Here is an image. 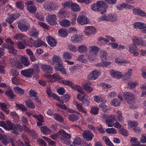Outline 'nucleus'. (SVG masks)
<instances>
[{
    "label": "nucleus",
    "mask_w": 146,
    "mask_h": 146,
    "mask_svg": "<svg viewBox=\"0 0 146 146\" xmlns=\"http://www.w3.org/2000/svg\"><path fill=\"white\" fill-rule=\"evenodd\" d=\"M38 33L39 31L36 28H33L29 31V34L31 36L36 38L38 35Z\"/></svg>",
    "instance_id": "20"
},
{
    "label": "nucleus",
    "mask_w": 146,
    "mask_h": 146,
    "mask_svg": "<svg viewBox=\"0 0 146 146\" xmlns=\"http://www.w3.org/2000/svg\"><path fill=\"white\" fill-rule=\"evenodd\" d=\"M58 33L62 37H65L67 35V33L63 29H59L58 30Z\"/></svg>",
    "instance_id": "51"
},
{
    "label": "nucleus",
    "mask_w": 146,
    "mask_h": 146,
    "mask_svg": "<svg viewBox=\"0 0 146 146\" xmlns=\"http://www.w3.org/2000/svg\"><path fill=\"white\" fill-rule=\"evenodd\" d=\"M95 29L93 27L88 26L86 27L84 31L86 35L89 36L95 32Z\"/></svg>",
    "instance_id": "14"
},
{
    "label": "nucleus",
    "mask_w": 146,
    "mask_h": 146,
    "mask_svg": "<svg viewBox=\"0 0 146 146\" xmlns=\"http://www.w3.org/2000/svg\"><path fill=\"white\" fill-rule=\"evenodd\" d=\"M76 106L78 110L84 113H86L87 112L86 110H85L82 108V104H78Z\"/></svg>",
    "instance_id": "46"
},
{
    "label": "nucleus",
    "mask_w": 146,
    "mask_h": 146,
    "mask_svg": "<svg viewBox=\"0 0 146 146\" xmlns=\"http://www.w3.org/2000/svg\"><path fill=\"white\" fill-rule=\"evenodd\" d=\"M41 68L46 73H50L52 72V68L49 65H42L41 66Z\"/></svg>",
    "instance_id": "17"
},
{
    "label": "nucleus",
    "mask_w": 146,
    "mask_h": 146,
    "mask_svg": "<svg viewBox=\"0 0 146 146\" xmlns=\"http://www.w3.org/2000/svg\"><path fill=\"white\" fill-rule=\"evenodd\" d=\"M115 62L118 63H128L129 62L126 61L123 58L121 57L117 58L115 59Z\"/></svg>",
    "instance_id": "43"
},
{
    "label": "nucleus",
    "mask_w": 146,
    "mask_h": 146,
    "mask_svg": "<svg viewBox=\"0 0 146 146\" xmlns=\"http://www.w3.org/2000/svg\"><path fill=\"white\" fill-rule=\"evenodd\" d=\"M27 9L30 13H34L36 11V8L35 5H33L27 7Z\"/></svg>",
    "instance_id": "39"
},
{
    "label": "nucleus",
    "mask_w": 146,
    "mask_h": 146,
    "mask_svg": "<svg viewBox=\"0 0 146 146\" xmlns=\"http://www.w3.org/2000/svg\"><path fill=\"white\" fill-rule=\"evenodd\" d=\"M0 140L1 141L3 144L5 145H7L9 142L8 138L4 134L3 135V137Z\"/></svg>",
    "instance_id": "35"
},
{
    "label": "nucleus",
    "mask_w": 146,
    "mask_h": 146,
    "mask_svg": "<svg viewBox=\"0 0 146 146\" xmlns=\"http://www.w3.org/2000/svg\"><path fill=\"white\" fill-rule=\"evenodd\" d=\"M71 8L72 11L78 12L80 11L79 5L75 3H72Z\"/></svg>",
    "instance_id": "27"
},
{
    "label": "nucleus",
    "mask_w": 146,
    "mask_h": 146,
    "mask_svg": "<svg viewBox=\"0 0 146 146\" xmlns=\"http://www.w3.org/2000/svg\"><path fill=\"white\" fill-rule=\"evenodd\" d=\"M82 135L84 139L89 141H91L94 137V135L92 132L88 131H84Z\"/></svg>",
    "instance_id": "6"
},
{
    "label": "nucleus",
    "mask_w": 146,
    "mask_h": 146,
    "mask_svg": "<svg viewBox=\"0 0 146 146\" xmlns=\"http://www.w3.org/2000/svg\"><path fill=\"white\" fill-rule=\"evenodd\" d=\"M87 47L85 45H81L78 47V50L79 52L84 53L87 51Z\"/></svg>",
    "instance_id": "31"
},
{
    "label": "nucleus",
    "mask_w": 146,
    "mask_h": 146,
    "mask_svg": "<svg viewBox=\"0 0 146 146\" xmlns=\"http://www.w3.org/2000/svg\"><path fill=\"white\" fill-rule=\"evenodd\" d=\"M70 96L68 95H66L65 96H62L61 98V101L63 102H68L70 99Z\"/></svg>",
    "instance_id": "54"
},
{
    "label": "nucleus",
    "mask_w": 146,
    "mask_h": 146,
    "mask_svg": "<svg viewBox=\"0 0 146 146\" xmlns=\"http://www.w3.org/2000/svg\"><path fill=\"white\" fill-rule=\"evenodd\" d=\"M5 128L6 130H14L15 129V125H13L10 121H7Z\"/></svg>",
    "instance_id": "21"
},
{
    "label": "nucleus",
    "mask_w": 146,
    "mask_h": 146,
    "mask_svg": "<svg viewBox=\"0 0 146 146\" xmlns=\"http://www.w3.org/2000/svg\"><path fill=\"white\" fill-rule=\"evenodd\" d=\"M79 119V117L77 115L75 114H72L69 115L68 119L71 121H76Z\"/></svg>",
    "instance_id": "24"
},
{
    "label": "nucleus",
    "mask_w": 146,
    "mask_h": 146,
    "mask_svg": "<svg viewBox=\"0 0 146 146\" xmlns=\"http://www.w3.org/2000/svg\"><path fill=\"white\" fill-rule=\"evenodd\" d=\"M5 41L7 43L11 44V45H9L7 44H3L2 45L3 48L8 49L10 53L13 54L14 55H16V54L14 52V48L13 46L14 42L12 41L11 39L8 38L6 39Z\"/></svg>",
    "instance_id": "4"
},
{
    "label": "nucleus",
    "mask_w": 146,
    "mask_h": 146,
    "mask_svg": "<svg viewBox=\"0 0 146 146\" xmlns=\"http://www.w3.org/2000/svg\"><path fill=\"white\" fill-rule=\"evenodd\" d=\"M121 102L118 99L114 98L113 99L111 102V104L113 106L117 107L119 106Z\"/></svg>",
    "instance_id": "29"
},
{
    "label": "nucleus",
    "mask_w": 146,
    "mask_h": 146,
    "mask_svg": "<svg viewBox=\"0 0 146 146\" xmlns=\"http://www.w3.org/2000/svg\"><path fill=\"white\" fill-rule=\"evenodd\" d=\"M91 85V82L88 81L86 83H85L82 85V87L87 92L90 93L93 91V88L92 87L90 86Z\"/></svg>",
    "instance_id": "11"
},
{
    "label": "nucleus",
    "mask_w": 146,
    "mask_h": 146,
    "mask_svg": "<svg viewBox=\"0 0 146 146\" xmlns=\"http://www.w3.org/2000/svg\"><path fill=\"white\" fill-rule=\"evenodd\" d=\"M18 27L19 29L23 32H27L30 28L29 24L28 23H20L18 25Z\"/></svg>",
    "instance_id": "12"
},
{
    "label": "nucleus",
    "mask_w": 146,
    "mask_h": 146,
    "mask_svg": "<svg viewBox=\"0 0 146 146\" xmlns=\"http://www.w3.org/2000/svg\"><path fill=\"white\" fill-rule=\"evenodd\" d=\"M99 107L102 108V111L104 112L107 111L109 109V108L106 106L103 103L99 105Z\"/></svg>",
    "instance_id": "48"
},
{
    "label": "nucleus",
    "mask_w": 146,
    "mask_h": 146,
    "mask_svg": "<svg viewBox=\"0 0 146 146\" xmlns=\"http://www.w3.org/2000/svg\"><path fill=\"white\" fill-rule=\"evenodd\" d=\"M60 23V25L64 27H68L71 25L70 21L65 19L62 20Z\"/></svg>",
    "instance_id": "26"
},
{
    "label": "nucleus",
    "mask_w": 146,
    "mask_h": 146,
    "mask_svg": "<svg viewBox=\"0 0 146 146\" xmlns=\"http://www.w3.org/2000/svg\"><path fill=\"white\" fill-rule=\"evenodd\" d=\"M81 39L80 36L77 35H74L71 37V40L75 42L80 41Z\"/></svg>",
    "instance_id": "34"
},
{
    "label": "nucleus",
    "mask_w": 146,
    "mask_h": 146,
    "mask_svg": "<svg viewBox=\"0 0 146 146\" xmlns=\"http://www.w3.org/2000/svg\"><path fill=\"white\" fill-rule=\"evenodd\" d=\"M90 51L95 54H96L98 53L99 48L95 46H92L89 47Z\"/></svg>",
    "instance_id": "28"
},
{
    "label": "nucleus",
    "mask_w": 146,
    "mask_h": 146,
    "mask_svg": "<svg viewBox=\"0 0 146 146\" xmlns=\"http://www.w3.org/2000/svg\"><path fill=\"white\" fill-rule=\"evenodd\" d=\"M108 21H115L116 20L117 16L115 15H108Z\"/></svg>",
    "instance_id": "45"
},
{
    "label": "nucleus",
    "mask_w": 146,
    "mask_h": 146,
    "mask_svg": "<svg viewBox=\"0 0 146 146\" xmlns=\"http://www.w3.org/2000/svg\"><path fill=\"white\" fill-rule=\"evenodd\" d=\"M5 94L11 99H13L15 96L14 92L10 88H8L6 90Z\"/></svg>",
    "instance_id": "22"
},
{
    "label": "nucleus",
    "mask_w": 146,
    "mask_h": 146,
    "mask_svg": "<svg viewBox=\"0 0 146 146\" xmlns=\"http://www.w3.org/2000/svg\"><path fill=\"white\" fill-rule=\"evenodd\" d=\"M61 132L62 134V137L66 138L68 139H70L71 136L70 134L66 133L63 130Z\"/></svg>",
    "instance_id": "40"
},
{
    "label": "nucleus",
    "mask_w": 146,
    "mask_h": 146,
    "mask_svg": "<svg viewBox=\"0 0 146 146\" xmlns=\"http://www.w3.org/2000/svg\"><path fill=\"white\" fill-rule=\"evenodd\" d=\"M18 146H31L30 145L29 142L26 141L25 142V144L22 142L19 141L18 142Z\"/></svg>",
    "instance_id": "61"
},
{
    "label": "nucleus",
    "mask_w": 146,
    "mask_h": 146,
    "mask_svg": "<svg viewBox=\"0 0 146 146\" xmlns=\"http://www.w3.org/2000/svg\"><path fill=\"white\" fill-rule=\"evenodd\" d=\"M16 5L18 8L21 10H23L24 7L22 3L20 1L17 2L16 3Z\"/></svg>",
    "instance_id": "52"
},
{
    "label": "nucleus",
    "mask_w": 146,
    "mask_h": 146,
    "mask_svg": "<svg viewBox=\"0 0 146 146\" xmlns=\"http://www.w3.org/2000/svg\"><path fill=\"white\" fill-rule=\"evenodd\" d=\"M14 16L13 14L11 15L7 19L6 22L10 24H11L15 20Z\"/></svg>",
    "instance_id": "44"
},
{
    "label": "nucleus",
    "mask_w": 146,
    "mask_h": 146,
    "mask_svg": "<svg viewBox=\"0 0 146 146\" xmlns=\"http://www.w3.org/2000/svg\"><path fill=\"white\" fill-rule=\"evenodd\" d=\"M33 44L34 46L37 47L46 45V44L43 41L39 39H37L36 40L34 41Z\"/></svg>",
    "instance_id": "16"
},
{
    "label": "nucleus",
    "mask_w": 146,
    "mask_h": 146,
    "mask_svg": "<svg viewBox=\"0 0 146 146\" xmlns=\"http://www.w3.org/2000/svg\"><path fill=\"white\" fill-rule=\"evenodd\" d=\"M46 19L47 22L51 25H53L56 24V18L55 15H48Z\"/></svg>",
    "instance_id": "9"
},
{
    "label": "nucleus",
    "mask_w": 146,
    "mask_h": 146,
    "mask_svg": "<svg viewBox=\"0 0 146 146\" xmlns=\"http://www.w3.org/2000/svg\"><path fill=\"white\" fill-rule=\"evenodd\" d=\"M107 52L104 50H101L100 53V58L102 60L106 61L107 59Z\"/></svg>",
    "instance_id": "32"
},
{
    "label": "nucleus",
    "mask_w": 146,
    "mask_h": 146,
    "mask_svg": "<svg viewBox=\"0 0 146 146\" xmlns=\"http://www.w3.org/2000/svg\"><path fill=\"white\" fill-rule=\"evenodd\" d=\"M21 74L25 77L30 78L34 73V70L32 68L27 69L26 70H22L21 72Z\"/></svg>",
    "instance_id": "7"
},
{
    "label": "nucleus",
    "mask_w": 146,
    "mask_h": 146,
    "mask_svg": "<svg viewBox=\"0 0 146 146\" xmlns=\"http://www.w3.org/2000/svg\"><path fill=\"white\" fill-rule=\"evenodd\" d=\"M77 20L78 22L82 25L88 24L89 22L88 18L83 15L78 16L77 18Z\"/></svg>",
    "instance_id": "10"
},
{
    "label": "nucleus",
    "mask_w": 146,
    "mask_h": 146,
    "mask_svg": "<svg viewBox=\"0 0 146 146\" xmlns=\"http://www.w3.org/2000/svg\"><path fill=\"white\" fill-rule=\"evenodd\" d=\"M25 103L27 107L31 109H34L35 108L33 102L31 100H28L25 101Z\"/></svg>",
    "instance_id": "25"
},
{
    "label": "nucleus",
    "mask_w": 146,
    "mask_h": 146,
    "mask_svg": "<svg viewBox=\"0 0 146 146\" xmlns=\"http://www.w3.org/2000/svg\"><path fill=\"white\" fill-rule=\"evenodd\" d=\"M54 118L57 121L61 122H63L64 121L63 119L60 114L56 113H54Z\"/></svg>",
    "instance_id": "33"
},
{
    "label": "nucleus",
    "mask_w": 146,
    "mask_h": 146,
    "mask_svg": "<svg viewBox=\"0 0 146 146\" xmlns=\"http://www.w3.org/2000/svg\"><path fill=\"white\" fill-rule=\"evenodd\" d=\"M119 132L123 135L127 136L128 135V133L127 131L124 128H122L119 130Z\"/></svg>",
    "instance_id": "55"
},
{
    "label": "nucleus",
    "mask_w": 146,
    "mask_h": 146,
    "mask_svg": "<svg viewBox=\"0 0 146 146\" xmlns=\"http://www.w3.org/2000/svg\"><path fill=\"white\" fill-rule=\"evenodd\" d=\"M103 140L105 142V143L106 145L110 146H114L108 138L105 137L103 138Z\"/></svg>",
    "instance_id": "50"
},
{
    "label": "nucleus",
    "mask_w": 146,
    "mask_h": 146,
    "mask_svg": "<svg viewBox=\"0 0 146 146\" xmlns=\"http://www.w3.org/2000/svg\"><path fill=\"white\" fill-rule=\"evenodd\" d=\"M52 60V64L54 66L55 69H58V68L60 66V67H62V61L60 56L55 55L53 56Z\"/></svg>",
    "instance_id": "5"
},
{
    "label": "nucleus",
    "mask_w": 146,
    "mask_h": 146,
    "mask_svg": "<svg viewBox=\"0 0 146 146\" xmlns=\"http://www.w3.org/2000/svg\"><path fill=\"white\" fill-rule=\"evenodd\" d=\"M145 23H141V22H137L135 23L134 24V28L136 29H141L142 27L144 25Z\"/></svg>",
    "instance_id": "36"
},
{
    "label": "nucleus",
    "mask_w": 146,
    "mask_h": 146,
    "mask_svg": "<svg viewBox=\"0 0 146 146\" xmlns=\"http://www.w3.org/2000/svg\"><path fill=\"white\" fill-rule=\"evenodd\" d=\"M106 132L109 134H114L117 133L116 130L114 128H107L106 130Z\"/></svg>",
    "instance_id": "38"
},
{
    "label": "nucleus",
    "mask_w": 146,
    "mask_h": 146,
    "mask_svg": "<svg viewBox=\"0 0 146 146\" xmlns=\"http://www.w3.org/2000/svg\"><path fill=\"white\" fill-rule=\"evenodd\" d=\"M59 82L61 84H62L66 86H70L71 88L74 90H77V91L81 94L84 93L82 89L79 85L74 84L72 82L68 80H62L61 79L59 80Z\"/></svg>",
    "instance_id": "2"
},
{
    "label": "nucleus",
    "mask_w": 146,
    "mask_h": 146,
    "mask_svg": "<svg viewBox=\"0 0 146 146\" xmlns=\"http://www.w3.org/2000/svg\"><path fill=\"white\" fill-rule=\"evenodd\" d=\"M129 52L130 53L133 54L134 56H137L139 55L138 53L136 51L138 48L133 43L129 44Z\"/></svg>",
    "instance_id": "8"
},
{
    "label": "nucleus",
    "mask_w": 146,
    "mask_h": 146,
    "mask_svg": "<svg viewBox=\"0 0 146 146\" xmlns=\"http://www.w3.org/2000/svg\"><path fill=\"white\" fill-rule=\"evenodd\" d=\"M15 65L16 67L18 69H21L23 66L22 63L19 62H16L15 64Z\"/></svg>",
    "instance_id": "62"
},
{
    "label": "nucleus",
    "mask_w": 146,
    "mask_h": 146,
    "mask_svg": "<svg viewBox=\"0 0 146 146\" xmlns=\"http://www.w3.org/2000/svg\"><path fill=\"white\" fill-rule=\"evenodd\" d=\"M21 62L24 66H27L30 64V61L28 58L22 56L21 57Z\"/></svg>",
    "instance_id": "23"
},
{
    "label": "nucleus",
    "mask_w": 146,
    "mask_h": 146,
    "mask_svg": "<svg viewBox=\"0 0 146 146\" xmlns=\"http://www.w3.org/2000/svg\"><path fill=\"white\" fill-rule=\"evenodd\" d=\"M108 7L107 4L104 2L99 1L96 3L93 4L91 6V9L94 11H99L103 14L106 11V9Z\"/></svg>",
    "instance_id": "1"
},
{
    "label": "nucleus",
    "mask_w": 146,
    "mask_h": 146,
    "mask_svg": "<svg viewBox=\"0 0 146 146\" xmlns=\"http://www.w3.org/2000/svg\"><path fill=\"white\" fill-rule=\"evenodd\" d=\"M62 57L65 59H70L72 57L71 54L68 52H64L62 56Z\"/></svg>",
    "instance_id": "49"
},
{
    "label": "nucleus",
    "mask_w": 146,
    "mask_h": 146,
    "mask_svg": "<svg viewBox=\"0 0 146 146\" xmlns=\"http://www.w3.org/2000/svg\"><path fill=\"white\" fill-rule=\"evenodd\" d=\"M47 41L48 44L51 46L54 47L56 46L57 41L52 37L48 36Z\"/></svg>",
    "instance_id": "15"
},
{
    "label": "nucleus",
    "mask_w": 146,
    "mask_h": 146,
    "mask_svg": "<svg viewBox=\"0 0 146 146\" xmlns=\"http://www.w3.org/2000/svg\"><path fill=\"white\" fill-rule=\"evenodd\" d=\"M58 69H56V70L57 71H60L61 72H62V74H66V71L64 70V67L62 66V67H60V66L58 68Z\"/></svg>",
    "instance_id": "60"
},
{
    "label": "nucleus",
    "mask_w": 146,
    "mask_h": 146,
    "mask_svg": "<svg viewBox=\"0 0 146 146\" xmlns=\"http://www.w3.org/2000/svg\"><path fill=\"white\" fill-rule=\"evenodd\" d=\"M123 96L126 102L131 105L130 108H134V107L131 106V105H133L135 102L134 96L130 92H128L125 93Z\"/></svg>",
    "instance_id": "3"
},
{
    "label": "nucleus",
    "mask_w": 146,
    "mask_h": 146,
    "mask_svg": "<svg viewBox=\"0 0 146 146\" xmlns=\"http://www.w3.org/2000/svg\"><path fill=\"white\" fill-rule=\"evenodd\" d=\"M133 129L134 131L137 133H141V130L140 127L137 125L134 126Z\"/></svg>",
    "instance_id": "63"
},
{
    "label": "nucleus",
    "mask_w": 146,
    "mask_h": 146,
    "mask_svg": "<svg viewBox=\"0 0 146 146\" xmlns=\"http://www.w3.org/2000/svg\"><path fill=\"white\" fill-rule=\"evenodd\" d=\"M15 129H18L20 132H21L24 129L23 127L19 124H17L16 125H15Z\"/></svg>",
    "instance_id": "59"
},
{
    "label": "nucleus",
    "mask_w": 146,
    "mask_h": 146,
    "mask_svg": "<svg viewBox=\"0 0 146 146\" xmlns=\"http://www.w3.org/2000/svg\"><path fill=\"white\" fill-rule=\"evenodd\" d=\"M12 81L13 84L16 85L18 84L20 82L19 80L16 76H14L12 78Z\"/></svg>",
    "instance_id": "57"
},
{
    "label": "nucleus",
    "mask_w": 146,
    "mask_h": 146,
    "mask_svg": "<svg viewBox=\"0 0 146 146\" xmlns=\"http://www.w3.org/2000/svg\"><path fill=\"white\" fill-rule=\"evenodd\" d=\"M99 73L97 70L93 71L90 73L88 76V79L89 80H95L98 78Z\"/></svg>",
    "instance_id": "13"
},
{
    "label": "nucleus",
    "mask_w": 146,
    "mask_h": 146,
    "mask_svg": "<svg viewBox=\"0 0 146 146\" xmlns=\"http://www.w3.org/2000/svg\"><path fill=\"white\" fill-rule=\"evenodd\" d=\"M16 106L18 108L19 110H21L23 111H25L27 110V109L25 107V106L23 104H16Z\"/></svg>",
    "instance_id": "47"
},
{
    "label": "nucleus",
    "mask_w": 146,
    "mask_h": 146,
    "mask_svg": "<svg viewBox=\"0 0 146 146\" xmlns=\"http://www.w3.org/2000/svg\"><path fill=\"white\" fill-rule=\"evenodd\" d=\"M110 74L112 77L116 78H120L123 77V75L121 74L119 72L113 70L111 71Z\"/></svg>",
    "instance_id": "18"
},
{
    "label": "nucleus",
    "mask_w": 146,
    "mask_h": 146,
    "mask_svg": "<svg viewBox=\"0 0 146 146\" xmlns=\"http://www.w3.org/2000/svg\"><path fill=\"white\" fill-rule=\"evenodd\" d=\"M81 139L80 138L76 137L74 139L72 143L74 145H80L81 144Z\"/></svg>",
    "instance_id": "37"
},
{
    "label": "nucleus",
    "mask_w": 146,
    "mask_h": 146,
    "mask_svg": "<svg viewBox=\"0 0 146 146\" xmlns=\"http://www.w3.org/2000/svg\"><path fill=\"white\" fill-rule=\"evenodd\" d=\"M42 131L44 133L46 134L47 132L49 131V129L46 127L43 126L41 128Z\"/></svg>",
    "instance_id": "64"
},
{
    "label": "nucleus",
    "mask_w": 146,
    "mask_h": 146,
    "mask_svg": "<svg viewBox=\"0 0 146 146\" xmlns=\"http://www.w3.org/2000/svg\"><path fill=\"white\" fill-rule=\"evenodd\" d=\"M133 43L135 44H137L138 45H140L143 46H146L145 44L143 43V42L141 38L135 37L133 39Z\"/></svg>",
    "instance_id": "19"
},
{
    "label": "nucleus",
    "mask_w": 146,
    "mask_h": 146,
    "mask_svg": "<svg viewBox=\"0 0 146 146\" xmlns=\"http://www.w3.org/2000/svg\"><path fill=\"white\" fill-rule=\"evenodd\" d=\"M13 90L15 92H16L18 94H23L25 93L24 90L19 87L16 86L14 87Z\"/></svg>",
    "instance_id": "30"
},
{
    "label": "nucleus",
    "mask_w": 146,
    "mask_h": 146,
    "mask_svg": "<svg viewBox=\"0 0 146 146\" xmlns=\"http://www.w3.org/2000/svg\"><path fill=\"white\" fill-rule=\"evenodd\" d=\"M60 138L62 142L67 145H69L70 144V139H68L66 138L62 137H60Z\"/></svg>",
    "instance_id": "53"
},
{
    "label": "nucleus",
    "mask_w": 146,
    "mask_h": 146,
    "mask_svg": "<svg viewBox=\"0 0 146 146\" xmlns=\"http://www.w3.org/2000/svg\"><path fill=\"white\" fill-rule=\"evenodd\" d=\"M114 119L115 116L111 115L108 117L107 119H106L105 120L106 123H112L113 121L114 120Z\"/></svg>",
    "instance_id": "42"
},
{
    "label": "nucleus",
    "mask_w": 146,
    "mask_h": 146,
    "mask_svg": "<svg viewBox=\"0 0 146 146\" xmlns=\"http://www.w3.org/2000/svg\"><path fill=\"white\" fill-rule=\"evenodd\" d=\"M141 10L140 9H134L133 10V12L135 15L139 16Z\"/></svg>",
    "instance_id": "56"
},
{
    "label": "nucleus",
    "mask_w": 146,
    "mask_h": 146,
    "mask_svg": "<svg viewBox=\"0 0 146 146\" xmlns=\"http://www.w3.org/2000/svg\"><path fill=\"white\" fill-rule=\"evenodd\" d=\"M72 3L70 2H66L65 3H62V4L65 8H70L71 7Z\"/></svg>",
    "instance_id": "58"
},
{
    "label": "nucleus",
    "mask_w": 146,
    "mask_h": 146,
    "mask_svg": "<svg viewBox=\"0 0 146 146\" xmlns=\"http://www.w3.org/2000/svg\"><path fill=\"white\" fill-rule=\"evenodd\" d=\"M99 108L95 107H92L90 111V113L91 114L97 115L98 113Z\"/></svg>",
    "instance_id": "41"
}]
</instances>
